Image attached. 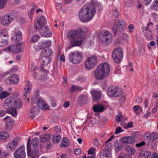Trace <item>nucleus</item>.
<instances>
[{"instance_id": "obj_36", "label": "nucleus", "mask_w": 158, "mask_h": 158, "mask_svg": "<svg viewBox=\"0 0 158 158\" xmlns=\"http://www.w3.org/2000/svg\"><path fill=\"white\" fill-rule=\"evenodd\" d=\"M32 88L31 84L29 81H27V83L24 87L25 91L29 93Z\"/></svg>"}, {"instance_id": "obj_39", "label": "nucleus", "mask_w": 158, "mask_h": 158, "mask_svg": "<svg viewBox=\"0 0 158 158\" xmlns=\"http://www.w3.org/2000/svg\"><path fill=\"white\" fill-rule=\"evenodd\" d=\"M52 141L53 143H58L61 139V137L60 135H54L53 136Z\"/></svg>"}, {"instance_id": "obj_45", "label": "nucleus", "mask_w": 158, "mask_h": 158, "mask_svg": "<svg viewBox=\"0 0 158 158\" xmlns=\"http://www.w3.org/2000/svg\"><path fill=\"white\" fill-rule=\"evenodd\" d=\"M7 2V0H0V9L4 8Z\"/></svg>"}, {"instance_id": "obj_49", "label": "nucleus", "mask_w": 158, "mask_h": 158, "mask_svg": "<svg viewBox=\"0 0 158 158\" xmlns=\"http://www.w3.org/2000/svg\"><path fill=\"white\" fill-rule=\"evenodd\" d=\"M112 13L113 16L115 18H117L118 15V10L116 9H114L113 10Z\"/></svg>"}, {"instance_id": "obj_24", "label": "nucleus", "mask_w": 158, "mask_h": 158, "mask_svg": "<svg viewBox=\"0 0 158 158\" xmlns=\"http://www.w3.org/2000/svg\"><path fill=\"white\" fill-rule=\"evenodd\" d=\"M7 80L10 81V83L15 84L19 82V78L16 74H15L10 75L8 78Z\"/></svg>"}, {"instance_id": "obj_26", "label": "nucleus", "mask_w": 158, "mask_h": 158, "mask_svg": "<svg viewBox=\"0 0 158 158\" xmlns=\"http://www.w3.org/2000/svg\"><path fill=\"white\" fill-rule=\"evenodd\" d=\"M6 36L5 33L3 32H0V47H2L8 43L7 41L4 38V37Z\"/></svg>"}, {"instance_id": "obj_51", "label": "nucleus", "mask_w": 158, "mask_h": 158, "mask_svg": "<svg viewBox=\"0 0 158 158\" xmlns=\"http://www.w3.org/2000/svg\"><path fill=\"white\" fill-rule=\"evenodd\" d=\"M152 0H141L143 4L145 5H147L150 3Z\"/></svg>"}, {"instance_id": "obj_2", "label": "nucleus", "mask_w": 158, "mask_h": 158, "mask_svg": "<svg viewBox=\"0 0 158 158\" xmlns=\"http://www.w3.org/2000/svg\"><path fill=\"white\" fill-rule=\"evenodd\" d=\"M87 32V29L86 28H78L76 30H73L69 31L67 34V37L70 40L72 46H69L68 48L81 45Z\"/></svg>"}, {"instance_id": "obj_56", "label": "nucleus", "mask_w": 158, "mask_h": 158, "mask_svg": "<svg viewBox=\"0 0 158 158\" xmlns=\"http://www.w3.org/2000/svg\"><path fill=\"white\" fill-rule=\"evenodd\" d=\"M155 43L154 41H151L150 42L149 44H148V48L149 49H151V48L150 46H154L155 45Z\"/></svg>"}, {"instance_id": "obj_4", "label": "nucleus", "mask_w": 158, "mask_h": 158, "mask_svg": "<svg viewBox=\"0 0 158 158\" xmlns=\"http://www.w3.org/2000/svg\"><path fill=\"white\" fill-rule=\"evenodd\" d=\"M110 72L109 64L106 62H104L100 64L94 71V76L96 79L102 80L108 77Z\"/></svg>"}, {"instance_id": "obj_59", "label": "nucleus", "mask_w": 158, "mask_h": 158, "mask_svg": "<svg viewBox=\"0 0 158 158\" xmlns=\"http://www.w3.org/2000/svg\"><path fill=\"white\" fill-rule=\"evenodd\" d=\"M128 28L130 30L129 32L130 33H131L132 32V30L134 29V27L133 25L132 24H130L128 26Z\"/></svg>"}, {"instance_id": "obj_12", "label": "nucleus", "mask_w": 158, "mask_h": 158, "mask_svg": "<svg viewBox=\"0 0 158 158\" xmlns=\"http://www.w3.org/2000/svg\"><path fill=\"white\" fill-rule=\"evenodd\" d=\"M14 156L15 158H25L26 154L24 146H20L14 152Z\"/></svg>"}, {"instance_id": "obj_6", "label": "nucleus", "mask_w": 158, "mask_h": 158, "mask_svg": "<svg viewBox=\"0 0 158 158\" xmlns=\"http://www.w3.org/2000/svg\"><path fill=\"white\" fill-rule=\"evenodd\" d=\"M107 94L110 97H120L123 99L125 98V94L123 90L116 86H111L108 87L107 90Z\"/></svg>"}, {"instance_id": "obj_13", "label": "nucleus", "mask_w": 158, "mask_h": 158, "mask_svg": "<svg viewBox=\"0 0 158 158\" xmlns=\"http://www.w3.org/2000/svg\"><path fill=\"white\" fill-rule=\"evenodd\" d=\"M14 19V18L13 15L6 14L2 17L1 19V23L4 26H8Z\"/></svg>"}, {"instance_id": "obj_42", "label": "nucleus", "mask_w": 158, "mask_h": 158, "mask_svg": "<svg viewBox=\"0 0 158 158\" xmlns=\"http://www.w3.org/2000/svg\"><path fill=\"white\" fill-rule=\"evenodd\" d=\"M22 106V102L19 100H15V103L13 106L15 107L17 109L20 108Z\"/></svg>"}, {"instance_id": "obj_53", "label": "nucleus", "mask_w": 158, "mask_h": 158, "mask_svg": "<svg viewBox=\"0 0 158 158\" xmlns=\"http://www.w3.org/2000/svg\"><path fill=\"white\" fill-rule=\"evenodd\" d=\"M145 144V143L144 141H142L140 143H136L135 145V146L137 147L140 148L144 145Z\"/></svg>"}, {"instance_id": "obj_31", "label": "nucleus", "mask_w": 158, "mask_h": 158, "mask_svg": "<svg viewBox=\"0 0 158 158\" xmlns=\"http://www.w3.org/2000/svg\"><path fill=\"white\" fill-rule=\"evenodd\" d=\"M88 100V97L86 95H81L79 96L77 99L78 102L81 103H85Z\"/></svg>"}, {"instance_id": "obj_23", "label": "nucleus", "mask_w": 158, "mask_h": 158, "mask_svg": "<svg viewBox=\"0 0 158 158\" xmlns=\"http://www.w3.org/2000/svg\"><path fill=\"white\" fill-rule=\"evenodd\" d=\"M15 99L13 97H9L6 98L5 101V104L6 106L10 105V107L13 106L15 103Z\"/></svg>"}, {"instance_id": "obj_30", "label": "nucleus", "mask_w": 158, "mask_h": 158, "mask_svg": "<svg viewBox=\"0 0 158 158\" xmlns=\"http://www.w3.org/2000/svg\"><path fill=\"white\" fill-rule=\"evenodd\" d=\"M50 137V135L49 134H43L40 137V140L42 143H45L48 141Z\"/></svg>"}, {"instance_id": "obj_19", "label": "nucleus", "mask_w": 158, "mask_h": 158, "mask_svg": "<svg viewBox=\"0 0 158 158\" xmlns=\"http://www.w3.org/2000/svg\"><path fill=\"white\" fill-rule=\"evenodd\" d=\"M109 150L106 149L101 152L100 155V158H111V153L110 151L111 147L108 148Z\"/></svg>"}, {"instance_id": "obj_21", "label": "nucleus", "mask_w": 158, "mask_h": 158, "mask_svg": "<svg viewBox=\"0 0 158 158\" xmlns=\"http://www.w3.org/2000/svg\"><path fill=\"white\" fill-rule=\"evenodd\" d=\"M4 120H6L5 129L9 130L11 129L14 124L13 120L10 117L6 116L4 118Z\"/></svg>"}, {"instance_id": "obj_44", "label": "nucleus", "mask_w": 158, "mask_h": 158, "mask_svg": "<svg viewBox=\"0 0 158 158\" xmlns=\"http://www.w3.org/2000/svg\"><path fill=\"white\" fill-rule=\"evenodd\" d=\"M38 139L37 138H34L31 141V143L35 147V148H37V147L39 143Z\"/></svg>"}, {"instance_id": "obj_3", "label": "nucleus", "mask_w": 158, "mask_h": 158, "mask_svg": "<svg viewBox=\"0 0 158 158\" xmlns=\"http://www.w3.org/2000/svg\"><path fill=\"white\" fill-rule=\"evenodd\" d=\"M46 23L45 18L42 16L35 23L34 28L36 30L40 29V33L41 36L46 37H51L52 34L51 30L48 27H45Z\"/></svg>"}, {"instance_id": "obj_15", "label": "nucleus", "mask_w": 158, "mask_h": 158, "mask_svg": "<svg viewBox=\"0 0 158 158\" xmlns=\"http://www.w3.org/2000/svg\"><path fill=\"white\" fill-rule=\"evenodd\" d=\"M93 97V100L95 102H97L101 100V91L94 90L91 91Z\"/></svg>"}, {"instance_id": "obj_38", "label": "nucleus", "mask_w": 158, "mask_h": 158, "mask_svg": "<svg viewBox=\"0 0 158 158\" xmlns=\"http://www.w3.org/2000/svg\"><path fill=\"white\" fill-rule=\"evenodd\" d=\"M151 8L158 11V0H154L151 5Z\"/></svg>"}, {"instance_id": "obj_25", "label": "nucleus", "mask_w": 158, "mask_h": 158, "mask_svg": "<svg viewBox=\"0 0 158 158\" xmlns=\"http://www.w3.org/2000/svg\"><path fill=\"white\" fill-rule=\"evenodd\" d=\"M114 23L118 27L122 30L125 29L126 27L125 22L123 20L119 19H115L114 20Z\"/></svg>"}, {"instance_id": "obj_37", "label": "nucleus", "mask_w": 158, "mask_h": 158, "mask_svg": "<svg viewBox=\"0 0 158 158\" xmlns=\"http://www.w3.org/2000/svg\"><path fill=\"white\" fill-rule=\"evenodd\" d=\"M69 145V143L68 142V140L66 138H64L63 139L61 143V146L63 147H68Z\"/></svg>"}, {"instance_id": "obj_58", "label": "nucleus", "mask_w": 158, "mask_h": 158, "mask_svg": "<svg viewBox=\"0 0 158 158\" xmlns=\"http://www.w3.org/2000/svg\"><path fill=\"white\" fill-rule=\"evenodd\" d=\"M150 134L148 133H146L144 135V137L145 139H149V140L150 139Z\"/></svg>"}, {"instance_id": "obj_32", "label": "nucleus", "mask_w": 158, "mask_h": 158, "mask_svg": "<svg viewBox=\"0 0 158 158\" xmlns=\"http://www.w3.org/2000/svg\"><path fill=\"white\" fill-rule=\"evenodd\" d=\"M151 155L150 152L147 151H143L140 154L139 158H149Z\"/></svg>"}, {"instance_id": "obj_62", "label": "nucleus", "mask_w": 158, "mask_h": 158, "mask_svg": "<svg viewBox=\"0 0 158 158\" xmlns=\"http://www.w3.org/2000/svg\"><path fill=\"white\" fill-rule=\"evenodd\" d=\"M74 152L76 154L79 155L81 153V150L79 148L76 149L75 150Z\"/></svg>"}, {"instance_id": "obj_8", "label": "nucleus", "mask_w": 158, "mask_h": 158, "mask_svg": "<svg viewBox=\"0 0 158 158\" xmlns=\"http://www.w3.org/2000/svg\"><path fill=\"white\" fill-rule=\"evenodd\" d=\"M83 56L81 52L76 51L71 52L69 55V59L73 64H77L81 63L83 59Z\"/></svg>"}, {"instance_id": "obj_1", "label": "nucleus", "mask_w": 158, "mask_h": 158, "mask_svg": "<svg viewBox=\"0 0 158 158\" xmlns=\"http://www.w3.org/2000/svg\"><path fill=\"white\" fill-rule=\"evenodd\" d=\"M101 7L100 3L95 1H92L91 3H87L79 12V17L80 20L84 23L89 21L94 15L97 8L98 7L100 9Z\"/></svg>"}, {"instance_id": "obj_46", "label": "nucleus", "mask_w": 158, "mask_h": 158, "mask_svg": "<svg viewBox=\"0 0 158 158\" xmlns=\"http://www.w3.org/2000/svg\"><path fill=\"white\" fill-rule=\"evenodd\" d=\"M112 30L114 34L116 33L118 31V26H117L116 25L115 23L114 25H113L112 27Z\"/></svg>"}, {"instance_id": "obj_52", "label": "nucleus", "mask_w": 158, "mask_h": 158, "mask_svg": "<svg viewBox=\"0 0 158 158\" xmlns=\"http://www.w3.org/2000/svg\"><path fill=\"white\" fill-rule=\"evenodd\" d=\"M122 114L121 113H118V115H117L116 117V119L117 121H119L121 120V118L122 117Z\"/></svg>"}, {"instance_id": "obj_43", "label": "nucleus", "mask_w": 158, "mask_h": 158, "mask_svg": "<svg viewBox=\"0 0 158 158\" xmlns=\"http://www.w3.org/2000/svg\"><path fill=\"white\" fill-rule=\"evenodd\" d=\"M44 101L40 98H39L37 99V101L36 102V103L38 106L40 107V108H44V107H42V105L44 103Z\"/></svg>"}, {"instance_id": "obj_10", "label": "nucleus", "mask_w": 158, "mask_h": 158, "mask_svg": "<svg viewBox=\"0 0 158 158\" xmlns=\"http://www.w3.org/2000/svg\"><path fill=\"white\" fill-rule=\"evenodd\" d=\"M97 58L96 56H93L88 57L85 64L86 68L91 69L94 68L97 64Z\"/></svg>"}, {"instance_id": "obj_64", "label": "nucleus", "mask_w": 158, "mask_h": 158, "mask_svg": "<svg viewBox=\"0 0 158 158\" xmlns=\"http://www.w3.org/2000/svg\"><path fill=\"white\" fill-rule=\"evenodd\" d=\"M70 102H64L63 105V106L64 108H67L69 106Z\"/></svg>"}, {"instance_id": "obj_61", "label": "nucleus", "mask_w": 158, "mask_h": 158, "mask_svg": "<svg viewBox=\"0 0 158 158\" xmlns=\"http://www.w3.org/2000/svg\"><path fill=\"white\" fill-rule=\"evenodd\" d=\"M39 94V91H36L34 93V97L33 98V99H36L37 98Z\"/></svg>"}, {"instance_id": "obj_11", "label": "nucleus", "mask_w": 158, "mask_h": 158, "mask_svg": "<svg viewBox=\"0 0 158 158\" xmlns=\"http://www.w3.org/2000/svg\"><path fill=\"white\" fill-rule=\"evenodd\" d=\"M6 50L10 52L17 54L22 52L23 48L20 44H17L8 47L6 48Z\"/></svg>"}, {"instance_id": "obj_22", "label": "nucleus", "mask_w": 158, "mask_h": 158, "mask_svg": "<svg viewBox=\"0 0 158 158\" xmlns=\"http://www.w3.org/2000/svg\"><path fill=\"white\" fill-rule=\"evenodd\" d=\"M94 111L95 112H103L105 109V107L101 104H97L93 107Z\"/></svg>"}, {"instance_id": "obj_20", "label": "nucleus", "mask_w": 158, "mask_h": 158, "mask_svg": "<svg viewBox=\"0 0 158 158\" xmlns=\"http://www.w3.org/2000/svg\"><path fill=\"white\" fill-rule=\"evenodd\" d=\"M122 143L123 144H132L135 142L134 138L131 136H127L123 138L121 140Z\"/></svg>"}, {"instance_id": "obj_16", "label": "nucleus", "mask_w": 158, "mask_h": 158, "mask_svg": "<svg viewBox=\"0 0 158 158\" xmlns=\"http://www.w3.org/2000/svg\"><path fill=\"white\" fill-rule=\"evenodd\" d=\"M14 32L15 35L12 38L13 41L17 43L21 41L22 35L21 31H19L18 28H17L15 29Z\"/></svg>"}, {"instance_id": "obj_60", "label": "nucleus", "mask_w": 158, "mask_h": 158, "mask_svg": "<svg viewBox=\"0 0 158 158\" xmlns=\"http://www.w3.org/2000/svg\"><path fill=\"white\" fill-rule=\"evenodd\" d=\"M118 158H131V157L129 154H127L123 156H119Z\"/></svg>"}, {"instance_id": "obj_41", "label": "nucleus", "mask_w": 158, "mask_h": 158, "mask_svg": "<svg viewBox=\"0 0 158 158\" xmlns=\"http://www.w3.org/2000/svg\"><path fill=\"white\" fill-rule=\"evenodd\" d=\"M10 93L7 92L6 91L2 92L0 94V99H2L9 96Z\"/></svg>"}, {"instance_id": "obj_29", "label": "nucleus", "mask_w": 158, "mask_h": 158, "mask_svg": "<svg viewBox=\"0 0 158 158\" xmlns=\"http://www.w3.org/2000/svg\"><path fill=\"white\" fill-rule=\"evenodd\" d=\"M124 148L129 154L132 155H133L135 152V149L131 146H126Z\"/></svg>"}, {"instance_id": "obj_9", "label": "nucleus", "mask_w": 158, "mask_h": 158, "mask_svg": "<svg viewBox=\"0 0 158 158\" xmlns=\"http://www.w3.org/2000/svg\"><path fill=\"white\" fill-rule=\"evenodd\" d=\"M112 56L115 63H120L123 58L122 48L120 47H118L117 48L114 49L112 52Z\"/></svg>"}, {"instance_id": "obj_55", "label": "nucleus", "mask_w": 158, "mask_h": 158, "mask_svg": "<svg viewBox=\"0 0 158 158\" xmlns=\"http://www.w3.org/2000/svg\"><path fill=\"white\" fill-rule=\"evenodd\" d=\"M151 136L152 137L153 139H156L158 138V133L153 132Z\"/></svg>"}, {"instance_id": "obj_50", "label": "nucleus", "mask_w": 158, "mask_h": 158, "mask_svg": "<svg viewBox=\"0 0 158 158\" xmlns=\"http://www.w3.org/2000/svg\"><path fill=\"white\" fill-rule=\"evenodd\" d=\"M35 8L36 6L35 5H34V6L32 8V9L30 10V15L29 14V13H28L29 16L31 19L32 17L31 15L34 13Z\"/></svg>"}, {"instance_id": "obj_48", "label": "nucleus", "mask_w": 158, "mask_h": 158, "mask_svg": "<svg viewBox=\"0 0 158 158\" xmlns=\"http://www.w3.org/2000/svg\"><path fill=\"white\" fill-rule=\"evenodd\" d=\"M39 35H35L32 37L31 40L33 42H35L38 40L39 39Z\"/></svg>"}, {"instance_id": "obj_35", "label": "nucleus", "mask_w": 158, "mask_h": 158, "mask_svg": "<svg viewBox=\"0 0 158 158\" xmlns=\"http://www.w3.org/2000/svg\"><path fill=\"white\" fill-rule=\"evenodd\" d=\"M9 134L7 132L2 131L0 133V138L2 140H5L9 138Z\"/></svg>"}, {"instance_id": "obj_54", "label": "nucleus", "mask_w": 158, "mask_h": 158, "mask_svg": "<svg viewBox=\"0 0 158 158\" xmlns=\"http://www.w3.org/2000/svg\"><path fill=\"white\" fill-rule=\"evenodd\" d=\"M122 132V129L120 127H118L116 129L115 131V133L116 135H118Z\"/></svg>"}, {"instance_id": "obj_34", "label": "nucleus", "mask_w": 158, "mask_h": 158, "mask_svg": "<svg viewBox=\"0 0 158 158\" xmlns=\"http://www.w3.org/2000/svg\"><path fill=\"white\" fill-rule=\"evenodd\" d=\"M123 147L121 144L119 143L118 141L117 140L114 143V150L116 152H118L121 150Z\"/></svg>"}, {"instance_id": "obj_18", "label": "nucleus", "mask_w": 158, "mask_h": 158, "mask_svg": "<svg viewBox=\"0 0 158 158\" xmlns=\"http://www.w3.org/2000/svg\"><path fill=\"white\" fill-rule=\"evenodd\" d=\"M149 23L147 27H143L142 29L143 32L145 34L146 39L148 40H151L152 39V35L151 31L148 29V26L149 25Z\"/></svg>"}, {"instance_id": "obj_28", "label": "nucleus", "mask_w": 158, "mask_h": 158, "mask_svg": "<svg viewBox=\"0 0 158 158\" xmlns=\"http://www.w3.org/2000/svg\"><path fill=\"white\" fill-rule=\"evenodd\" d=\"M39 109L37 106L32 108L29 114V116L30 118H34L35 117L37 113L39 111Z\"/></svg>"}, {"instance_id": "obj_47", "label": "nucleus", "mask_w": 158, "mask_h": 158, "mask_svg": "<svg viewBox=\"0 0 158 158\" xmlns=\"http://www.w3.org/2000/svg\"><path fill=\"white\" fill-rule=\"evenodd\" d=\"M43 105H42V107H44V108H40L41 110H48L49 109V106L45 103L44 102V103L43 104Z\"/></svg>"}, {"instance_id": "obj_5", "label": "nucleus", "mask_w": 158, "mask_h": 158, "mask_svg": "<svg viewBox=\"0 0 158 158\" xmlns=\"http://www.w3.org/2000/svg\"><path fill=\"white\" fill-rule=\"evenodd\" d=\"M53 54L52 50L49 48H43L40 56V61L42 64L46 65L52 61L51 56Z\"/></svg>"}, {"instance_id": "obj_40", "label": "nucleus", "mask_w": 158, "mask_h": 158, "mask_svg": "<svg viewBox=\"0 0 158 158\" xmlns=\"http://www.w3.org/2000/svg\"><path fill=\"white\" fill-rule=\"evenodd\" d=\"M42 47L43 48L45 47L44 48H48V47L51 46V41L50 40H48L46 41L42 42Z\"/></svg>"}, {"instance_id": "obj_63", "label": "nucleus", "mask_w": 158, "mask_h": 158, "mask_svg": "<svg viewBox=\"0 0 158 158\" xmlns=\"http://www.w3.org/2000/svg\"><path fill=\"white\" fill-rule=\"evenodd\" d=\"M151 158H158V154L156 152L153 153Z\"/></svg>"}, {"instance_id": "obj_33", "label": "nucleus", "mask_w": 158, "mask_h": 158, "mask_svg": "<svg viewBox=\"0 0 158 158\" xmlns=\"http://www.w3.org/2000/svg\"><path fill=\"white\" fill-rule=\"evenodd\" d=\"M82 88L77 85H72L70 87V91L71 93H73L77 91H80L82 90Z\"/></svg>"}, {"instance_id": "obj_27", "label": "nucleus", "mask_w": 158, "mask_h": 158, "mask_svg": "<svg viewBox=\"0 0 158 158\" xmlns=\"http://www.w3.org/2000/svg\"><path fill=\"white\" fill-rule=\"evenodd\" d=\"M6 111L7 113L10 114L13 116L16 117L17 115V111L16 108L12 107L7 109Z\"/></svg>"}, {"instance_id": "obj_7", "label": "nucleus", "mask_w": 158, "mask_h": 158, "mask_svg": "<svg viewBox=\"0 0 158 158\" xmlns=\"http://www.w3.org/2000/svg\"><path fill=\"white\" fill-rule=\"evenodd\" d=\"M112 34L108 31L103 30L100 34V40L104 45L109 44L112 41Z\"/></svg>"}, {"instance_id": "obj_14", "label": "nucleus", "mask_w": 158, "mask_h": 158, "mask_svg": "<svg viewBox=\"0 0 158 158\" xmlns=\"http://www.w3.org/2000/svg\"><path fill=\"white\" fill-rule=\"evenodd\" d=\"M19 139L18 138H15L12 141L8 143L6 145V148L12 151L15 150L18 145Z\"/></svg>"}, {"instance_id": "obj_17", "label": "nucleus", "mask_w": 158, "mask_h": 158, "mask_svg": "<svg viewBox=\"0 0 158 158\" xmlns=\"http://www.w3.org/2000/svg\"><path fill=\"white\" fill-rule=\"evenodd\" d=\"M27 155L31 158H38L39 156V151L37 148H34L33 151H31V148L27 147Z\"/></svg>"}, {"instance_id": "obj_57", "label": "nucleus", "mask_w": 158, "mask_h": 158, "mask_svg": "<svg viewBox=\"0 0 158 158\" xmlns=\"http://www.w3.org/2000/svg\"><path fill=\"white\" fill-rule=\"evenodd\" d=\"M128 36L125 33H123L122 36V39L124 40V41H126L127 39Z\"/></svg>"}]
</instances>
